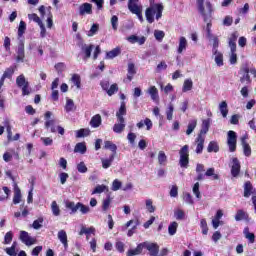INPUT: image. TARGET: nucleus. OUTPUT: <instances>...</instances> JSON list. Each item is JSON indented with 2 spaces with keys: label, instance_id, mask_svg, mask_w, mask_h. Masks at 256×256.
I'll return each mask as SVG.
<instances>
[{
  "label": "nucleus",
  "instance_id": "1",
  "mask_svg": "<svg viewBox=\"0 0 256 256\" xmlns=\"http://www.w3.org/2000/svg\"><path fill=\"white\" fill-rule=\"evenodd\" d=\"M197 7L199 13L202 15L204 19V23H207L206 25V32H207V38L213 39V34L211 33V18L213 17V6L211 5V2L205 0H197Z\"/></svg>",
  "mask_w": 256,
  "mask_h": 256
},
{
  "label": "nucleus",
  "instance_id": "2",
  "mask_svg": "<svg viewBox=\"0 0 256 256\" xmlns=\"http://www.w3.org/2000/svg\"><path fill=\"white\" fill-rule=\"evenodd\" d=\"M155 15L156 20L159 21L161 17H163V6L161 4H151L145 11L146 21L148 23L155 22Z\"/></svg>",
  "mask_w": 256,
  "mask_h": 256
},
{
  "label": "nucleus",
  "instance_id": "3",
  "mask_svg": "<svg viewBox=\"0 0 256 256\" xmlns=\"http://www.w3.org/2000/svg\"><path fill=\"white\" fill-rule=\"evenodd\" d=\"M53 115V113L51 111H47L44 114V118H45V123H44V127L45 129H50V131L52 133H59V135H65V128H63L62 126L57 125L56 126V121L54 118H51Z\"/></svg>",
  "mask_w": 256,
  "mask_h": 256
},
{
  "label": "nucleus",
  "instance_id": "4",
  "mask_svg": "<svg viewBox=\"0 0 256 256\" xmlns=\"http://www.w3.org/2000/svg\"><path fill=\"white\" fill-rule=\"evenodd\" d=\"M239 37V34L237 32H234L231 34L229 38V47H230V63L231 65H235L237 63V38Z\"/></svg>",
  "mask_w": 256,
  "mask_h": 256
},
{
  "label": "nucleus",
  "instance_id": "5",
  "mask_svg": "<svg viewBox=\"0 0 256 256\" xmlns=\"http://www.w3.org/2000/svg\"><path fill=\"white\" fill-rule=\"evenodd\" d=\"M179 155H180V160H179L180 167L187 169V167H189V145H184L180 149Z\"/></svg>",
  "mask_w": 256,
  "mask_h": 256
},
{
  "label": "nucleus",
  "instance_id": "6",
  "mask_svg": "<svg viewBox=\"0 0 256 256\" xmlns=\"http://www.w3.org/2000/svg\"><path fill=\"white\" fill-rule=\"evenodd\" d=\"M128 9L130 13L138 17L140 23H143L145 21L143 19V5H141V3L138 2V3L128 4Z\"/></svg>",
  "mask_w": 256,
  "mask_h": 256
},
{
  "label": "nucleus",
  "instance_id": "7",
  "mask_svg": "<svg viewBox=\"0 0 256 256\" xmlns=\"http://www.w3.org/2000/svg\"><path fill=\"white\" fill-rule=\"evenodd\" d=\"M227 145L230 153H235V151H237V133L233 130L228 131Z\"/></svg>",
  "mask_w": 256,
  "mask_h": 256
},
{
  "label": "nucleus",
  "instance_id": "8",
  "mask_svg": "<svg viewBox=\"0 0 256 256\" xmlns=\"http://www.w3.org/2000/svg\"><path fill=\"white\" fill-rule=\"evenodd\" d=\"M77 45L80 47L82 55H84L83 59H90L94 47L93 44L87 45L85 42H78Z\"/></svg>",
  "mask_w": 256,
  "mask_h": 256
},
{
  "label": "nucleus",
  "instance_id": "9",
  "mask_svg": "<svg viewBox=\"0 0 256 256\" xmlns=\"http://www.w3.org/2000/svg\"><path fill=\"white\" fill-rule=\"evenodd\" d=\"M144 249H147L150 256L159 255V244L153 242H144Z\"/></svg>",
  "mask_w": 256,
  "mask_h": 256
},
{
  "label": "nucleus",
  "instance_id": "10",
  "mask_svg": "<svg viewBox=\"0 0 256 256\" xmlns=\"http://www.w3.org/2000/svg\"><path fill=\"white\" fill-rule=\"evenodd\" d=\"M230 167H231L232 177H238L239 173H241V163L239 162V159L232 158V162L230 163Z\"/></svg>",
  "mask_w": 256,
  "mask_h": 256
},
{
  "label": "nucleus",
  "instance_id": "11",
  "mask_svg": "<svg viewBox=\"0 0 256 256\" xmlns=\"http://www.w3.org/2000/svg\"><path fill=\"white\" fill-rule=\"evenodd\" d=\"M20 241L25 243L27 247H31V245H35L36 239L29 236L27 231H20Z\"/></svg>",
  "mask_w": 256,
  "mask_h": 256
},
{
  "label": "nucleus",
  "instance_id": "12",
  "mask_svg": "<svg viewBox=\"0 0 256 256\" xmlns=\"http://www.w3.org/2000/svg\"><path fill=\"white\" fill-rule=\"evenodd\" d=\"M16 53V61H21V63H23V61L25 60V42L23 40H20Z\"/></svg>",
  "mask_w": 256,
  "mask_h": 256
},
{
  "label": "nucleus",
  "instance_id": "13",
  "mask_svg": "<svg viewBox=\"0 0 256 256\" xmlns=\"http://www.w3.org/2000/svg\"><path fill=\"white\" fill-rule=\"evenodd\" d=\"M195 144H196L195 152L197 153V155H201V153H203V149L205 145V136H201V134H198L195 140Z\"/></svg>",
  "mask_w": 256,
  "mask_h": 256
},
{
  "label": "nucleus",
  "instance_id": "14",
  "mask_svg": "<svg viewBox=\"0 0 256 256\" xmlns=\"http://www.w3.org/2000/svg\"><path fill=\"white\" fill-rule=\"evenodd\" d=\"M253 195V197H256V191L255 188H253V184H251L249 181H247L244 184V197L249 198Z\"/></svg>",
  "mask_w": 256,
  "mask_h": 256
},
{
  "label": "nucleus",
  "instance_id": "15",
  "mask_svg": "<svg viewBox=\"0 0 256 256\" xmlns=\"http://www.w3.org/2000/svg\"><path fill=\"white\" fill-rule=\"evenodd\" d=\"M80 15H91L93 13V5L89 3H83L79 7Z\"/></svg>",
  "mask_w": 256,
  "mask_h": 256
},
{
  "label": "nucleus",
  "instance_id": "16",
  "mask_svg": "<svg viewBox=\"0 0 256 256\" xmlns=\"http://www.w3.org/2000/svg\"><path fill=\"white\" fill-rule=\"evenodd\" d=\"M124 115H127V108L125 107V102H121L120 109L116 113L118 123H125V118L123 117Z\"/></svg>",
  "mask_w": 256,
  "mask_h": 256
},
{
  "label": "nucleus",
  "instance_id": "17",
  "mask_svg": "<svg viewBox=\"0 0 256 256\" xmlns=\"http://www.w3.org/2000/svg\"><path fill=\"white\" fill-rule=\"evenodd\" d=\"M127 41L130 42L132 45L135 43H138V45H145V41H147V38L145 36H137V35H131L127 37Z\"/></svg>",
  "mask_w": 256,
  "mask_h": 256
},
{
  "label": "nucleus",
  "instance_id": "18",
  "mask_svg": "<svg viewBox=\"0 0 256 256\" xmlns=\"http://www.w3.org/2000/svg\"><path fill=\"white\" fill-rule=\"evenodd\" d=\"M145 126L147 131H151V129H153V121H151V119L149 118H146L136 124V127H138V129H143Z\"/></svg>",
  "mask_w": 256,
  "mask_h": 256
},
{
  "label": "nucleus",
  "instance_id": "19",
  "mask_svg": "<svg viewBox=\"0 0 256 256\" xmlns=\"http://www.w3.org/2000/svg\"><path fill=\"white\" fill-rule=\"evenodd\" d=\"M241 144L243 147V152L246 157H251V146H249V143H247V135H244L241 138Z\"/></svg>",
  "mask_w": 256,
  "mask_h": 256
},
{
  "label": "nucleus",
  "instance_id": "20",
  "mask_svg": "<svg viewBox=\"0 0 256 256\" xmlns=\"http://www.w3.org/2000/svg\"><path fill=\"white\" fill-rule=\"evenodd\" d=\"M147 93L150 95L152 101H159V90L155 86H151L148 88Z\"/></svg>",
  "mask_w": 256,
  "mask_h": 256
},
{
  "label": "nucleus",
  "instance_id": "21",
  "mask_svg": "<svg viewBox=\"0 0 256 256\" xmlns=\"http://www.w3.org/2000/svg\"><path fill=\"white\" fill-rule=\"evenodd\" d=\"M58 239L60 243H62L65 249L69 247L68 240H67V232H65V230L58 231Z\"/></svg>",
  "mask_w": 256,
  "mask_h": 256
},
{
  "label": "nucleus",
  "instance_id": "22",
  "mask_svg": "<svg viewBox=\"0 0 256 256\" xmlns=\"http://www.w3.org/2000/svg\"><path fill=\"white\" fill-rule=\"evenodd\" d=\"M143 249H145L144 242L138 244L135 249L129 250L127 252V256L141 255V253H143Z\"/></svg>",
  "mask_w": 256,
  "mask_h": 256
},
{
  "label": "nucleus",
  "instance_id": "23",
  "mask_svg": "<svg viewBox=\"0 0 256 256\" xmlns=\"http://www.w3.org/2000/svg\"><path fill=\"white\" fill-rule=\"evenodd\" d=\"M21 189L17 184L14 185V197H13V203L14 205H19L21 203Z\"/></svg>",
  "mask_w": 256,
  "mask_h": 256
},
{
  "label": "nucleus",
  "instance_id": "24",
  "mask_svg": "<svg viewBox=\"0 0 256 256\" xmlns=\"http://www.w3.org/2000/svg\"><path fill=\"white\" fill-rule=\"evenodd\" d=\"M187 45H188L187 38L181 36L179 38V44H178V50H177L178 53L181 54V53H183V51H186L187 50Z\"/></svg>",
  "mask_w": 256,
  "mask_h": 256
},
{
  "label": "nucleus",
  "instance_id": "25",
  "mask_svg": "<svg viewBox=\"0 0 256 256\" xmlns=\"http://www.w3.org/2000/svg\"><path fill=\"white\" fill-rule=\"evenodd\" d=\"M101 122H102L101 115L96 114V115H94V116L91 118V120H90V126H92L94 129H97V127H100V126H101Z\"/></svg>",
  "mask_w": 256,
  "mask_h": 256
},
{
  "label": "nucleus",
  "instance_id": "26",
  "mask_svg": "<svg viewBox=\"0 0 256 256\" xmlns=\"http://www.w3.org/2000/svg\"><path fill=\"white\" fill-rule=\"evenodd\" d=\"M241 74H242V76H241V78H240V81H241V83H251V77L249 76V68H243L242 70H241Z\"/></svg>",
  "mask_w": 256,
  "mask_h": 256
},
{
  "label": "nucleus",
  "instance_id": "27",
  "mask_svg": "<svg viewBox=\"0 0 256 256\" xmlns=\"http://www.w3.org/2000/svg\"><path fill=\"white\" fill-rule=\"evenodd\" d=\"M113 161H115V154H112L109 159L101 158L103 169H109L113 164Z\"/></svg>",
  "mask_w": 256,
  "mask_h": 256
},
{
  "label": "nucleus",
  "instance_id": "28",
  "mask_svg": "<svg viewBox=\"0 0 256 256\" xmlns=\"http://www.w3.org/2000/svg\"><path fill=\"white\" fill-rule=\"evenodd\" d=\"M214 61L218 67H223V54L219 51L213 52Z\"/></svg>",
  "mask_w": 256,
  "mask_h": 256
},
{
  "label": "nucleus",
  "instance_id": "29",
  "mask_svg": "<svg viewBox=\"0 0 256 256\" xmlns=\"http://www.w3.org/2000/svg\"><path fill=\"white\" fill-rule=\"evenodd\" d=\"M87 152V146L85 145V142L77 143L74 148V153H81L82 155Z\"/></svg>",
  "mask_w": 256,
  "mask_h": 256
},
{
  "label": "nucleus",
  "instance_id": "30",
  "mask_svg": "<svg viewBox=\"0 0 256 256\" xmlns=\"http://www.w3.org/2000/svg\"><path fill=\"white\" fill-rule=\"evenodd\" d=\"M191 89H193V80H191V78H188L184 80L182 92L187 93V91H191Z\"/></svg>",
  "mask_w": 256,
  "mask_h": 256
},
{
  "label": "nucleus",
  "instance_id": "31",
  "mask_svg": "<svg viewBox=\"0 0 256 256\" xmlns=\"http://www.w3.org/2000/svg\"><path fill=\"white\" fill-rule=\"evenodd\" d=\"M219 111L222 115V117H227V115H229V109L227 108V101H222L219 104Z\"/></svg>",
  "mask_w": 256,
  "mask_h": 256
},
{
  "label": "nucleus",
  "instance_id": "32",
  "mask_svg": "<svg viewBox=\"0 0 256 256\" xmlns=\"http://www.w3.org/2000/svg\"><path fill=\"white\" fill-rule=\"evenodd\" d=\"M104 149H109V151H112L114 157H115V155H117V145H115L111 141L104 142Z\"/></svg>",
  "mask_w": 256,
  "mask_h": 256
},
{
  "label": "nucleus",
  "instance_id": "33",
  "mask_svg": "<svg viewBox=\"0 0 256 256\" xmlns=\"http://www.w3.org/2000/svg\"><path fill=\"white\" fill-rule=\"evenodd\" d=\"M118 55H121V48H114L106 53V59H115Z\"/></svg>",
  "mask_w": 256,
  "mask_h": 256
},
{
  "label": "nucleus",
  "instance_id": "34",
  "mask_svg": "<svg viewBox=\"0 0 256 256\" xmlns=\"http://www.w3.org/2000/svg\"><path fill=\"white\" fill-rule=\"evenodd\" d=\"M91 135V130L89 128H82L76 131V137L80 139L81 137H89Z\"/></svg>",
  "mask_w": 256,
  "mask_h": 256
},
{
  "label": "nucleus",
  "instance_id": "35",
  "mask_svg": "<svg viewBox=\"0 0 256 256\" xmlns=\"http://www.w3.org/2000/svg\"><path fill=\"white\" fill-rule=\"evenodd\" d=\"M135 73H137V71L135 70V64L129 63V64H128V75H127V79H128L129 81H133V77H134Z\"/></svg>",
  "mask_w": 256,
  "mask_h": 256
},
{
  "label": "nucleus",
  "instance_id": "36",
  "mask_svg": "<svg viewBox=\"0 0 256 256\" xmlns=\"http://www.w3.org/2000/svg\"><path fill=\"white\" fill-rule=\"evenodd\" d=\"M207 151H208V153H218L219 144H217V142H215V141H211L208 144Z\"/></svg>",
  "mask_w": 256,
  "mask_h": 256
},
{
  "label": "nucleus",
  "instance_id": "37",
  "mask_svg": "<svg viewBox=\"0 0 256 256\" xmlns=\"http://www.w3.org/2000/svg\"><path fill=\"white\" fill-rule=\"evenodd\" d=\"M247 217H249L247 212H245L244 210H238L235 215V221H243L247 219Z\"/></svg>",
  "mask_w": 256,
  "mask_h": 256
},
{
  "label": "nucleus",
  "instance_id": "38",
  "mask_svg": "<svg viewBox=\"0 0 256 256\" xmlns=\"http://www.w3.org/2000/svg\"><path fill=\"white\" fill-rule=\"evenodd\" d=\"M65 111L67 113H70V111H75V102H73V99H66Z\"/></svg>",
  "mask_w": 256,
  "mask_h": 256
},
{
  "label": "nucleus",
  "instance_id": "39",
  "mask_svg": "<svg viewBox=\"0 0 256 256\" xmlns=\"http://www.w3.org/2000/svg\"><path fill=\"white\" fill-rule=\"evenodd\" d=\"M71 82L76 86L77 89H81V76H79V74H73L71 77Z\"/></svg>",
  "mask_w": 256,
  "mask_h": 256
},
{
  "label": "nucleus",
  "instance_id": "40",
  "mask_svg": "<svg viewBox=\"0 0 256 256\" xmlns=\"http://www.w3.org/2000/svg\"><path fill=\"white\" fill-rule=\"evenodd\" d=\"M51 210L55 217H59L61 215V209H59V205L57 204V201H53L51 203Z\"/></svg>",
  "mask_w": 256,
  "mask_h": 256
},
{
  "label": "nucleus",
  "instance_id": "41",
  "mask_svg": "<svg viewBox=\"0 0 256 256\" xmlns=\"http://www.w3.org/2000/svg\"><path fill=\"white\" fill-rule=\"evenodd\" d=\"M16 84L19 87H25V86L29 85V81H27V79H25L24 75H20L16 78Z\"/></svg>",
  "mask_w": 256,
  "mask_h": 256
},
{
  "label": "nucleus",
  "instance_id": "42",
  "mask_svg": "<svg viewBox=\"0 0 256 256\" xmlns=\"http://www.w3.org/2000/svg\"><path fill=\"white\" fill-rule=\"evenodd\" d=\"M114 133H123L125 131V122H118L113 126Z\"/></svg>",
  "mask_w": 256,
  "mask_h": 256
},
{
  "label": "nucleus",
  "instance_id": "43",
  "mask_svg": "<svg viewBox=\"0 0 256 256\" xmlns=\"http://www.w3.org/2000/svg\"><path fill=\"white\" fill-rule=\"evenodd\" d=\"M205 175L206 177H212L214 181H219V176L215 173V168H208Z\"/></svg>",
  "mask_w": 256,
  "mask_h": 256
},
{
  "label": "nucleus",
  "instance_id": "44",
  "mask_svg": "<svg viewBox=\"0 0 256 256\" xmlns=\"http://www.w3.org/2000/svg\"><path fill=\"white\" fill-rule=\"evenodd\" d=\"M195 127H197V120H191L188 124L186 135H191L195 131Z\"/></svg>",
  "mask_w": 256,
  "mask_h": 256
},
{
  "label": "nucleus",
  "instance_id": "45",
  "mask_svg": "<svg viewBox=\"0 0 256 256\" xmlns=\"http://www.w3.org/2000/svg\"><path fill=\"white\" fill-rule=\"evenodd\" d=\"M25 31H27V24L25 21H20L19 27H18V37H23L25 34Z\"/></svg>",
  "mask_w": 256,
  "mask_h": 256
},
{
  "label": "nucleus",
  "instance_id": "46",
  "mask_svg": "<svg viewBox=\"0 0 256 256\" xmlns=\"http://www.w3.org/2000/svg\"><path fill=\"white\" fill-rule=\"evenodd\" d=\"M209 41L212 42V53H216L218 51L217 49L219 48V38H217V36H212Z\"/></svg>",
  "mask_w": 256,
  "mask_h": 256
},
{
  "label": "nucleus",
  "instance_id": "47",
  "mask_svg": "<svg viewBox=\"0 0 256 256\" xmlns=\"http://www.w3.org/2000/svg\"><path fill=\"white\" fill-rule=\"evenodd\" d=\"M173 111H175V107L170 103L166 110V117L168 121H173Z\"/></svg>",
  "mask_w": 256,
  "mask_h": 256
},
{
  "label": "nucleus",
  "instance_id": "48",
  "mask_svg": "<svg viewBox=\"0 0 256 256\" xmlns=\"http://www.w3.org/2000/svg\"><path fill=\"white\" fill-rule=\"evenodd\" d=\"M158 163L159 165H167V155L163 151L158 153Z\"/></svg>",
  "mask_w": 256,
  "mask_h": 256
},
{
  "label": "nucleus",
  "instance_id": "49",
  "mask_svg": "<svg viewBox=\"0 0 256 256\" xmlns=\"http://www.w3.org/2000/svg\"><path fill=\"white\" fill-rule=\"evenodd\" d=\"M177 227H179V224L177 222L170 223V225L168 226L169 235H175V233H177Z\"/></svg>",
  "mask_w": 256,
  "mask_h": 256
},
{
  "label": "nucleus",
  "instance_id": "50",
  "mask_svg": "<svg viewBox=\"0 0 256 256\" xmlns=\"http://www.w3.org/2000/svg\"><path fill=\"white\" fill-rule=\"evenodd\" d=\"M91 233H95V229L93 227L87 228L82 226L79 235H91Z\"/></svg>",
  "mask_w": 256,
  "mask_h": 256
},
{
  "label": "nucleus",
  "instance_id": "51",
  "mask_svg": "<svg viewBox=\"0 0 256 256\" xmlns=\"http://www.w3.org/2000/svg\"><path fill=\"white\" fill-rule=\"evenodd\" d=\"M118 91L119 86L117 84H112L106 92L109 95V97H111L112 95H115V93H117Z\"/></svg>",
  "mask_w": 256,
  "mask_h": 256
},
{
  "label": "nucleus",
  "instance_id": "52",
  "mask_svg": "<svg viewBox=\"0 0 256 256\" xmlns=\"http://www.w3.org/2000/svg\"><path fill=\"white\" fill-rule=\"evenodd\" d=\"M244 235L246 239L250 241V243H255V234L249 232V228L244 229Z\"/></svg>",
  "mask_w": 256,
  "mask_h": 256
},
{
  "label": "nucleus",
  "instance_id": "53",
  "mask_svg": "<svg viewBox=\"0 0 256 256\" xmlns=\"http://www.w3.org/2000/svg\"><path fill=\"white\" fill-rule=\"evenodd\" d=\"M80 210V212L83 215H87V213H89V211H91V209L89 208V206L83 205V203L78 202V211Z\"/></svg>",
  "mask_w": 256,
  "mask_h": 256
},
{
  "label": "nucleus",
  "instance_id": "54",
  "mask_svg": "<svg viewBox=\"0 0 256 256\" xmlns=\"http://www.w3.org/2000/svg\"><path fill=\"white\" fill-rule=\"evenodd\" d=\"M66 208L70 209L72 211V213H77L78 204H75V202L68 201V202H66Z\"/></svg>",
  "mask_w": 256,
  "mask_h": 256
},
{
  "label": "nucleus",
  "instance_id": "55",
  "mask_svg": "<svg viewBox=\"0 0 256 256\" xmlns=\"http://www.w3.org/2000/svg\"><path fill=\"white\" fill-rule=\"evenodd\" d=\"M200 227L202 229V234L203 235H207V233H209V227L207 226V220L202 219L200 221Z\"/></svg>",
  "mask_w": 256,
  "mask_h": 256
},
{
  "label": "nucleus",
  "instance_id": "56",
  "mask_svg": "<svg viewBox=\"0 0 256 256\" xmlns=\"http://www.w3.org/2000/svg\"><path fill=\"white\" fill-rule=\"evenodd\" d=\"M12 160H13V151L11 149L10 151H6L3 154V161H5V163H9Z\"/></svg>",
  "mask_w": 256,
  "mask_h": 256
},
{
  "label": "nucleus",
  "instance_id": "57",
  "mask_svg": "<svg viewBox=\"0 0 256 256\" xmlns=\"http://www.w3.org/2000/svg\"><path fill=\"white\" fill-rule=\"evenodd\" d=\"M174 217L178 221H181L182 219H185V212L181 209H177L174 211Z\"/></svg>",
  "mask_w": 256,
  "mask_h": 256
},
{
  "label": "nucleus",
  "instance_id": "58",
  "mask_svg": "<svg viewBox=\"0 0 256 256\" xmlns=\"http://www.w3.org/2000/svg\"><path fill=\"white\" fill-rule=\"evenodd\" d=\"M200 184L196 182L192 188L193 193L197 199H201V191H199Z\"/></svg>",
  "mask_w": 256,
  "mask_h": 256
},
{
  "label": "nucleus",
  "instance_id": "59",
  "mask_svg": "<svg viewBox=\"0 0 256 256\" xmlns=\"http://www.w3.org/2000/svg\"><path fill=\"white\" fill-rule=\"evenodd\" d=\"M146 209L149 213H155V206H153V200H146Z\"/></svg>",
  "mask_w": 256,
  "mask_h": 256
},
{
  "label": "nucleus",
  "instance_id": "60",
  "mask_svg": "<svg viewBox=\"0 0 256 256\" xmlns=\"http://www.w3.org/2000/svg\"><path fill=\"white\" fill-rule=\"evenodd\" d=\"M99 31V24H93L90 30L87 33L88 37H93Z\"/></svg>",
  "mask_w": 256,
  "mask_h": 256
},
{
  "label": "nucleus",
  "instance_id": "61",
  "mask_svg": "<svg viewBox=\"0 0 256 256\" xmlns=\"http://www.w3.org/2000/svg\"><path fill=\"white\" fill-rule=\"evenodd\" d=\"M110 206H111V197H108L105 200H103L102 211H109Z\"/></svg>",
  "mask_w": 256,
  "mask_h": 256
},
{
  "label": "nucleus",
  "instance_id": "62",
  "mask_svg": "<svg viewBox=\"0 0 256 256\" xmlns=\"http://www.w3.org/2000/svg\"><path fill=\"white\" fill-rule=\"evenodd\" d=\"M154 37H155L156 41H163V38L165 37V32H163L161 30H155Z\"/></svg>",
  "mask_w": 256,
  "mask_h": 256
},
{
  "label": "nucleus",
  "instance_id": "63",
  "mask_svg": "<svg viewBox=\"0 0 256 256\" xmlns=\"http://www.w3.org/2000/svg\"><path fill=\"white\" fill-rule=\"evenodd\" d=\"M33 229L39 230L43 227V218H38L32 224Z\"/></svg>",
  "mask_w": 256,
  "mask_h": 256
},
{
  "label": "nucleus",
  "instance_id": "64",
  "mask_svg": "<svg viewBox=\"0 0 256 256\" xmlns=\"http://www.w3.org/2000/svg\"><path fill=\"white\" fill-rule=\"evenodd\" d=\"M239 15H247L249 13V3H245L244 7L237 9Z\"/></svg>",
  "mask_w": 256,
  "mask_h": 256
}]
</instances>
